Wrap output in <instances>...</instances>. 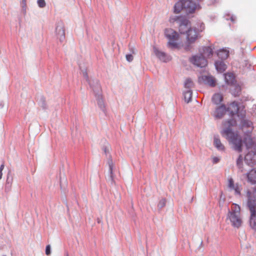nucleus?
I'll return each mask as SVG.
<instances>
[{"mask_svg": "<svg viewBox=\"0 0 256 256\" xmlns=\"http://www.w3.org/2000/svg\"><path fill=\"white\" fill-rule=\"evenodd\" d=\"M222 100L223 96L222 94L219 93L214 94L212 98V102L215 104H218Z\"/></svg>", "mask_w": 256, "mask_h": 256, "instance_id": "nucleus-19", "label": "nucleus"}, {"mask_svg": "<svg viewBox=\"0 0 256 256\" xmlns=\"http://www.w3.org/2000/svg\"><path fill=\"white\" fill-rule=\"evenodd\" d=\"M228 216L233 226L238 228L241 226L242 220L240 218V214H228Z\"/></svg>", "mask_w": 256, "mask_h": 256, "instance_id": "nucleus-7", "label": "nucleus"}, {"mask_svg": "<svg viewBox=\"0 0 256 256\" xmlns=\"http://www.w3.org/2000/svg\"><path fill=\"white\" fill-rule=\"evenodd\" d=\"M250 212V224L251 228L256 230V210L254 208V204H252V202H249V206H248Z\"/></svg>", "mask_w": 256, "mask_h": 256, "instance_id": "nucleus-6", "label": "nucleus"}, {"mask_svg": "<svg viewBox=\"0 0 256 256\" xmlns=\"http://www.w3.org/2000/svg\"><path fill=\"white\" fill-rule=\"evenodd\" d=\"M170 22H176L178 30L182 34H185L192 27L191 23L184 16H174L170 18Z\"/></svg>", "mask_w": 256, "mask_h": 256, "instance_id": "nucleus-3", "label": "nucleus"}, {"mask_svg": "<svg viewBox=\"0 0 256 256\" xmlns=\"http://www.w3.org/2000/svg\"><path fill=\"white\" fill-rule=\"evenodd\" d=\"M228 186L231 190H234L235 191L236 194H240L242 190L241 186H238L237 184H235L232 178H230L228 180Z\"/></svg>", "mask_w": 256, "mask_h": 256, "instance_id": "nucleus-16", "label": "nucleus"}, {"mask_svg": "<svg viewBox=\"0 0 256 256\" xmlns=\"http://www.w3.org/2000/svg\"><path fill=\"white\" fill-rule=\"evenodd\" d=\"M218 161H219V159L218 158L214 157L213 158V162L214 163H217L218 162Z\"/></svg>", "mask_w": 256, "mask_h": 256, "instance_id": "nucleus-38", "label": "nucleus"}, {"mask_svg": "<svg viewBox=\"0 0 256 256\" xmlns=\"http://www.w3.org/2000/svg\"><path fill=\"white\" fill-rule=\"evenodd\" d=\"M217 70L220 72H224L227 68L226 65L222 61H218L215 63Z\"/></svg>", "mask_w": 256, "mask_h": 256, "instance_id": "nucleus-18", "label": "nucleus"}, {"mask_svg": "<svg viewBox=\"0 0 256 256\" xmlns=\"http://www.w3.org/2000/svg\"><path fill=\"white\" fill-rule=\"evenodd\" d=\"M184 95L185 102L188 103L192 98V92L190 90H188L184 92Z\"/></svg>", "mask_w": 256, "mask_h": 256, "instance_id": "nucleus-26", "label": "nucleus"}, {"mask_svg": "<svg viewBox=\"0 0 256 256\" xmlns=\"http://www.w3.org/2000/svg\"><path fill=\"white\" fill-rule=\"evenodd\" d=\"M156 56L158 57L159 58L160 60H163L164 62L165 61L164 58L166 56V54L164 52H162L157 51L156 52Z\"/></svg>", "mask_w": 256, "mask_h": 256, "instance_id": "nucleus-30", "label": "nucleus"}, {"mask_svg": "<svg viewBox=\"0 0 256 256\" xmlns=\"http://www.w3.org/2000/svg\"><path fill=\"white\" fill-rule=\"evenodd\" d=\"M50 254V245H48L46 246V255H49Z\"/></svg>", "mask_w": 256, "mask_h": 256, "instance_id": "nucleus-36", "label": "nucleus"}, {"mask_svg": "<svg viewBox=\"0 0 256 256\" xmlns=\"http://www.w3.org/2000/svg\"><path fill=\"white\" fill-rule=\"evenodd\" d=\"M242 162H243V158L242 155H240L238 156V158L236 160V165L240 169H242ZM243 171L242 170H241V172H242Z\"/></svg>", "mask_w": 256, "mask_h": 256, "instance_id": "nucleus-28", "label": "nucleus"}, {"mask_svg": "<svg viewBox=\"0 0 256 256\" xmlns=\"http://www.w3.org/2000/svg\"><path fill=\"white\" fill-rule=\"evenodd\" d=\"M133 56L132 54L126 55V59L129 62H132L133 60Z\"/></svg>", "mask_w": 256, "mask_h": 256, "instance_id": "nucleus-37", "label": "nucleus"}, {"mask_svg": "<svg viewBox=\"0 0 256 256\" xmlns=\"http://www.w3.org/2000/svg\"><path fill=\"white\" fill-rule=\"evenodd\" d=\"M204 80L207 84L210 86H216V81L214 78L212 76H205Z\"/></svg>", "mask_w": 256, "mask_h": 256, "instance_id": "nucleus-23", "label": "nucleus"}, {"mask_svg": "<svg viewBox=\"0 0 256 256\" xmlns=\"http://www.w3.org/2000/svg\"><path fill=\"white\" fill-rule=\"evenodd\" d=\"M254 151L251 150L246 155L244 160L248 165L253 166L255 163L254 154L256 153V145L254 146Z\"/></svg>", "mask_w": 256, "mask_h": 256, "instance_id": "nucleus-11", "label": "nucleus"}, {"mask_svg": "<svg viewBox=\"0 0 256 256\" xmlns=\"http://www.w3.org/2000/svg\"><path fill=\"white\" fill-rule=\"evenodd\" d=\"M247 177L248 180L252 184H254L256 183V170H252L248 174Z\"/></svg>", "mask_w": 256, "mask_h": 256, "instance_id": "nucleus-20", "label": "nucleus"}, {"mask_svg": "<svg viewBox=\"0 0 256 256\" xmlns=\"http://www.w3.org/2000/svg\"><path fill=\"white\" fill-rule=\"evenodd\" d=\"M84 76H86V77H88V74L86 73L84 74Z\"/></svg>", "mask_w": 256, "mask_h": 256, "instance_id": "nucleus-41", "label": "nucleus"}, {"mask_svg": "<svg viewBox=\"0 0 256 256\" xmlns=\"http://www.w3.org/2000/svg\"><path fill=\"white\" fill-rule=\"evenodd\" d=\"M238 103L234 102L228 106L226 110L230 112L232 116H233L238 113Z\"/></svg>", "mask_w": 256, "mask_h": 256, "instance_id": "nucleus-15", "label": "nucleus"}, {"mask_svg": "<svg viewBox=\"0 0 256 256\" xmlns=\"http://www.w3.org/2000/svg\"><path fill=\"white\" fill-rule=\"evenodd\" d=\"M190 62L194 64L201 68L204 67L208 64L206 59L201 54L200 56H195L190 58Z\"/></svg>", "mask_w": 256, "mask_h": 256, "instance_id": "nucleus-5", "label": "nucleus"}, {"mask_svg": "<svg viewBox=\"0 0 256 256\" xmlns=\"http://www.w3.org/2000/svg\"><path fill=\"white\" fill-rule=\"evenodd\" d=\"M242 128L246 133H252L254 129L252 122L250 120H244L242 122Z\"/></svg>", "mask_w": 256, "mask_h": 256, "instance_id": "nucleus-13", "label": "nucleus"}, {"mask_svg": "<svg viewBox=\"0 0 256 256\" xmlns=\"http://www.w3.org/2000/svg\"><path fill=\"white\" fill-rule=\"evenodd\" d=\"M251 133H246L244 142L248 150L252 148L254 146V142L250 135Z\"/></svg>", "mask_w": 256, "mask_h": 256, "instance_id": "nucleus-14", "label": "nucleus"}, {"mask_svg": "<svg viewBox=\"0 0 256 256\" xmlns=\"http://www.w3.org/2000/svg\"><path fill=\"white\" fill-rule=\"evenodd\" d=\"M6 182L8 184H12V180H9V178H8V176L7 177V179H6Z\"/></svg>", "mask_w": 256, "mask_h": 256, "instance_id": "nucleus-39", "label": "nucleus"}, {"mask_svg": "<svg viewBox=\"0 0 256 256\" xmlns=\"http://www.w3.org/2000/svg\"><path fill=\"white\" fill-rule=\"evenodd\" d=\"M108 165H109V170L111 176H112V168H113V163L112 160H110L108 161Z\"/></svg>", "mask_w": 256, "mask_h": 256, "instance_id": "nucleus-33", "label": "nucleus"}, {"mask_svg": "<svg viewBox=\"0 0 256 256\" xmlns=\"http://www.w3.org/2000/svg\"><path fill=\"white\" fill-rule=\"evenodd\" d=\"M240 206L236 204H232L231 206V211H229L228 214H240Z\"/></svg>", "mask_w": 256, "mask_h": 256, "instance_id": "nucleus-22", "label": "nucleus"}, {"mask_svg": "<svg viewBox=\"0 0 256 256\" xmlns=\"http://www.w3.org/2000/svg\"><path fill=\"white\" fill-rule=\"evenodd\" d=\"M214 144L218 150H224V146L222 144L220 140L216 136L214 137Z\"/></svg>", "mask_w": 256, "mask_h": 256, "instance_id": "nucleus-21", "label": "nucleus"}, {"mask_svg": "<svg viewBox=\"0 0 256 256\" xmlns=\"http://www.w3.org/2000/svg\"><path fill=\"white\" fill-rule=\"evenodd\" d=\"M201 54L206 59L212 58L213 55V50L211 46H204Z\"/></svg>", "mask_w": 256, "mask_h": 256, "instance_id": "nucleus-17", "label": "nucleus"}, {"mask_svg": "<svg viewBox=\"0 0 256 256\" xmlns=\"http://www.w3.org/2000/svg\"><path fill=\"white\" fill-rule=\"evenodd\" d=\"M182 4L180 3H177L174 5V12L179 13L180 12V9L182 8Z\"/></svg>", "mask_w": 256, "mask_h": 256, "instance_id": "nucleus-31", "label": "nucleus"}, {"mask_svg": "<svg viewBox=\"0 0 256 256\" xmlns=\"http://www.w3.org/2000/svg\"><path fill=\"white\" fill-rule=\"evenodd\" d=\"M104 152L106 153V148L104 149Z\"/></svg>", "mask_w": 256, "mask_h": 256, "instance_id": "nucleus-42", "label": "nucleus"}, {"mask_svg": "<svg viewBox=\"0 0 256 256\" xmlns=\"http://www.w3.org/2000/svg\"><path fill=\"white\" fill-rule=\"evenodd\" d=\"M248 197V206H249V202H252V204H254V208H256V186L254 188L253 190H248L247 192Z\"/></svg>", "mask_w": 256, "mask_h": 256, "instance_id": "nucleus-12", "label": "nucleus"}, {"mask_svg": "<svg viewBox=\"0 0 256 256\" xmlns=\"http://www.w3.org/2000/svg\"><path fill=\"white\" fill-rule=\"evenodd\" d=\"M182 6L188 14L194 13L196 8V3L190 0L185 1Z\"/></svg>", "mask_w": 256, "mask_h": 256, "instance_id": "nucleus-8", "label": "nucleus"}, {"mask_svg": "<svg viewBox=\"0 0 256 256\" xmlns=\"http://www.w3.org/2000/svg\"><path fill=\"white\" fill-rule=\"evenodd\" d=\"M37 2L40 8H44L46 6L44 0H38Z\"/></svg>", "mask_w": 256, "mask_h": 256, "instance_id": "nucleus-34", "label": "nucleus"}, {"mask_svg": "<svg viewBox=\"0 0 256 256\" xmlns=\"http://www.w3.org/2000/svg\"><path fill=\"white\" fill-rule=\"evenodd\" d=\"M56 32L58 38L60 42H63L65 39V30L64 25L62 22L58 24L56 28Z\"/></svg>", "mask_w": 256, "mask_h": 256, "instance_id": "nucleus-9", "label": "nucleus"}, {"mask_svg": "<svg viewBox=\"0 0 256 256\" xmlns=\"http://www.w3.org/2000/svg\"><path fill=\"white\" fill-rule=\"evenodd\" d=\"M230 20L232 22H234L235 20V18H234L233 16H232Z\"/></svg>", "mask_w": 256, "mask_h": 256, "instance_id": "nucleus-40", "label": "nucleus"}, {"mask_svg": "<svg viewBox=\"0 0 256 256\" xmlns=\"http://www.w3.org/2000/svg\"><path fill=\"white\" fill-rule=\"evenodd\" d=\"M226 111V108L224 104H222L216 108L213 112L212 116L216 118H222Z\"/></svg>", "mask_w": 256, "mask_h": 256, "instance_id": "nucleus-10", "label": "nucleus"}, {"mask_svg": "<svg viewBox=\"0 0 256 256\" xmlns=\"http://www.w3.org/2000/svg\"><path fill=\"white\" fill-rule=\"evenodd\" d=\"M225 80L228 84H232L234 82V76L232 73H227L225 74Z\"/></svg>", "mask_w": 256, "mask_h": 256, "instance_id": "nucleus-25", "label": "nucleus"}, {"mask_svg": "<svg viewBox=\"0 0 256 256\" xmlns=\"http://www.w3.org/2000/svg\"><path fill=\"white\" fill-rule=\"evenodd\" d=\"M98 104L100 108L102 110H104V104L103 99L102 98V96L98 95L97 98Z\"/></svg>", "mask_w": 256, "mask_h": 256, "instance_id": "nucleus-27", "label": "nucleus"}, {"mask_svg": "<svg viewBox=\"0 0 256 256\" xmlns=\"http://www.w3.org/2000/svg\"><path fill=\"white\" fill-rule=\"evenodd\" d=\"M185 34H186V49L189 50L190 44L194 43L198 39V33L196 28H191Z\"/></svg>", "mask_w": 256, "mask_h": 256, "instance_id": "nucleus-4", "label": "nucleus"}, {"mask_svg": "<svg viewBox=\"0 0 256 256\" xmlns=\"http://www.w3.org/2000/svg\"><path fill=\"white\" fill-rule=\"evenodd\" d=\"M194 86V83L190 79L186 80L184 83V87L187 88H191Z\"/></svg>", "mask_w": 256, "mask_h": 256, "instance_id": "nucleus-29", "label": "nucleus"}, {"mask_svg": "<svg viewBox=\"0 0 256 256\" xmlns=\"http://www.w3.org/2000/svg\"><path fill=\"white\" fill-rule=\"evenodd\" d=\"M229 56V52L226 50H220L218 52V56L222 60L226 59Z\"/></svg>", "mask_w": 256, "mask_h": 256, "instance_id": "nucleus-24", "label": "nucleus"}, {"mask_svg": "<svg viewBox=\"0 0 256 256\" xmlns=\"http://www.w3.org/2000/svg\"><path fill=\"white\" fill-rule=\"evenodd\" d=\"M166 200L165 199H162L160 200L158 206L160 208H162L166 206Z\"/></svg>", "mask_w": 256, "mask_h": 256, "instance_id": "nucleus-32", "label": "nucleus"}, {"mask_svg": "<svg viewBox=\"0 0 256 256\" xmlns=\"http://www.w3.org/2000/svg\"><path fill=\"white\" fill-rule=\"evenodd\" d=\"M166 37L168 40V46L171 48H178L182 44L180 41L179 34L172 28H166L164 30Z\"/></svg>", "mask_w": 256, "mask_h": 256, "instance_id": "nucleus-2", "label": "nucleus"}, {"mask_svg": "<svg viewBox=\"0 0 256 256\" xmlns=\"http://www.w3.org/2000/svg\"><path fill=\"white\" fill-rule=\"evenodd\" d=\"M236 121L234 119H230L224 121L223 123L226 129L222 132V135L224 136L230 142L233 144L234 148L238 152L242 151V140L238 133L232 132L230 127L234 126Z\"/></svg>", "mask_w": 256, "mask_h": 256, "instance_id": "nucleus-1", "label": "nucleus"}, {"mask_svg": "<svg viewBox=\"0 0 256 256\" xmlns=\"http://www.w3.org/2000/svg\"><path fill=\"white\" fill-rule=\"evenodd\" d=\"M4 162H3L0 166V180H1L2 178V171L4 170Z\"/></svg>", "mask_w": 256, "mask_h": 256, "instance_id": "nucleus-35", "label": "nucleus"}]
</instances>
